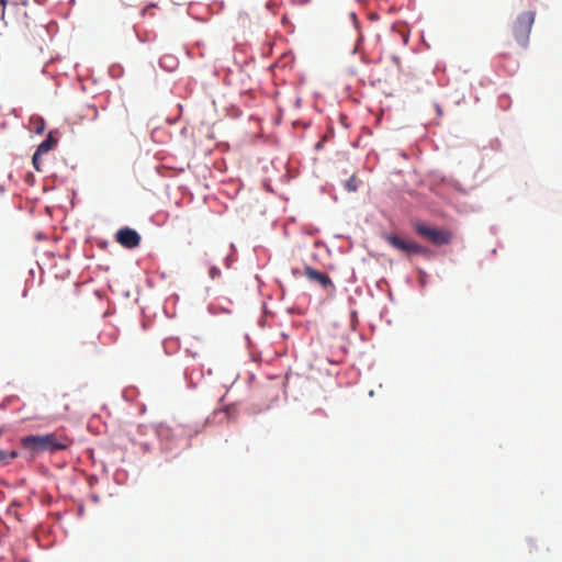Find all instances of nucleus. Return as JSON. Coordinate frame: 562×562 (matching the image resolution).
I'll use <instances>...</instances> for the list:
<instances>
[{
	"label": "nucleus",
	"mask_w": 562,
	"mask_h": 562,
	"mask_svg": "<svg viewBox=\"0 0 562 562\" xmlns=\"http://www.w3.org/2000/svg\"><path fill=\"white\" fill-rule=\"evenodd\" d=\"M44 130H45V124L43 121H40L38 124H36V126H35V131H36V133L40 134V133H43Z\"/></svg>",
	"instance_id": "nucleus-14"
},
{
	"label": "nucleus",
	"mask_w": 562,
	"mask_h": 562,
	"mask_svg": "<svg viewBox=\"0 0 562 562\" xmlns=\"http://www.w3.org/2000/svg\"><path fill=\"white\" fill-rule=\"evenodd\" d=\"M209 276L211 279H216L221 277V270L217 267H211L209 269Z\"/></svg>",
	"instance_id": "nucleus-11"
},
{
	"label": "nucleus",
	"mask_w": 562,
	"mask_h": 562,
	"mask_svg": "<svg viewBox=\"0 0 562 562\" xmlns=\"http://www.w3.org/2000/svg\"><path fill=\"white\" fill-rule=\"evenodd\" d=\"M115 240L122 247L133 249L139 246L140 235L133 228L123 227L116 232Z\"/></svg>",
	"instance_id": "nucleus-5"
},
{
	"label": "nucleus",
	"mask_w": 562,
	"mask_h": 562,
	"mask_svg": "<svg viewBox=\"0 0 562 562\" xmlns=\"http://www.w3.org/2000/svg\"><path fill=\"white\" fill-rule=\"evenodd\" d=\"M415 232L431 241L435 246H443L451 243L453 233L447 228L430 227L425 223L418 222L414 225Z\"/></svg>",
	"instance_id": "nucleus-3"
},
{
	"label": "nucleus",
	"mask_w": 562,
	"mask_h": 562,
	"mask_svg": "<svg viewBox=\"0 0 562 562\" xmlns=\"http://www.w3.org/2000/svg\"><path fill=\"white\" fill-rule=\"evenodd\" d=\"M384 239L395 249L398 251L411 255V254H418V255H426L428 252V249L424 246L412 241L406 240L397 236L396 234H385Z\"/></svg>",
	"instance_id": "nucleus-4"
},
{
	"label": "nucleus",
	"mask_w": 562,
	"mask_h": 562,
	"mask_svg": "<svg viewBox=\"0 0 562 562\" xmlns=\"http://www.w3.org/2000/svg\"><path fill=\"white\" fill-rule=\"evenodd\" d=\"M18 456L15 451H11L10 453L5 451H0V461H7L8 459H14Z\"/></svg>",
	"instance_id": "nucleus-9"
},
{
	"label": "nucleus",
	"mask_w": 562,
	"mask_h": 562,
	"mask_svg": "<svg viewBox=\"0 0 562 562\" xmlns=\"http://www.w3.org/2000/svg\"><path fill=\"white\" fill-rule=\"evenodd\" d=\"M304 276L308 280L321 284L323 289L334 288V284L327 273L317 271L312 267H305Z\"/></svg>",
	"instance_id": "nucleus-6"
},
{
	"label": "nucleus",
	"mask_w": 562,
	"mask_h": 562,
	"mask_svg": "<svg viewBox=\"0 0 562 562\" xmlns=\"http://www.w3.org/2000/svg\"><path fill=\"white\" fill-rule=\"evenodd\" d=\"M74 443V439L64 431H55L46 435H31L22 438V446L34 452H56L68 449Z\"/></svg>",
	"instance_id": "nucleus-1"
},
{
	"label": "nucleus",
	"mask_w": 562,
	"mask_h": 562,
	"mask_svg": "<svg viewBox=\"0 0 562 562\" xmlns=\"http://www.w3.org/2000/svg\"><path fill=\"white\" fill-rule=\"evenodd\" d=\"M8 3H0V19L4 21L5 19V7Z\"/></svg>",
	"instance_id": "nucleus-13"
},
{
	"label": "nucleus",
	"mask_w": 562,
	"mask_h": 562,
	"mask_svg": "<svg viewBox=\"0 0 562 562\" xmlns=\"http://www.w3.org/2000/svg\"><path fill=\"white\" fill-rule=\"evenodd\" d=\"M43 155L42 153H38V150H36L33 155V158H32V162H33V166L34 168L40 171L41 168H40V156Z\"/></svg>",
	"instance_id": "nucleus-10"
},
{
	"label": "nucleus",
	"mask_w": 562,
	"mask_h": 562,
	"mask_svg": "<svg viewBox=\"0 0 562 562\" xmlns=\"http://www.w3.org/2000/svg\"><path fill=\"white\" fill-rule=\"evenodd\" d=\"M57 140L49 134L45 140H43L36 150L42 154L48 153L55 145Z\"/></svg>",
	"instance_id": "nucleus-7"
},
{
	"label": "nucleus",
	"mask_w": 562,
	"mask_h": 562,
	"mask_svg": "<svg viewBox=\"0 0 562 562\" xmlns=\"http://www.w3.org/2000/svg\"><path fill=\"white\" fill-rule=\"evenodd\" d=\"M536 13L533 11H525L518 14L512 26V33L515 41L522 47H527L529 35L535 22Z\"/></svg>",
	"instance_id": "nucleus-2"
},
{
	"label": "nucleus",
	"mask_w": 562,
	"mask_h": 562,
	"mask_svg": "<svg viewBox=\"0 0 562 562\" xmlns=\"http://www.w3.org/2000/svg\"><path fill=\"white\" fill-rule=\"evenodd\" d=\"M345 188L350 192L357 190V179L355 176H352L349 180L346 181Z\"/></svg>",
	"instance_id": "nucleus-8"
},
{
	"label": "nucleus",
	"mask_w": 562,
	"mask_h": 562,
	"mask_svg": "<svg viewBox=\"0 0 562 562\" xmlns=\"http://www.w3.org/2000/svg\"><path fill=\"white\" fill-rule=\"evenodd\" d=\"M29 2V0H0V3H11V4H14V5H18V4H22V5H26Z\"/></svg>",
	"instance_id": "nucleus-12"
},
{
	"label": "nucleus",
	"mask_w": 562,
	"mask_h": 562,
	"mask_svg": "<svg viewBox=\"0 0 562 562\" xmlns=\"http://www.w3.org/2000/svg\"><path fill=\"white\" fill-rule=\"evenodd\" d=\"M529 551H531V547H532V541H529Z\"/></svg>",
	"instance_id": "nucleus-15"
}]
</instances>
